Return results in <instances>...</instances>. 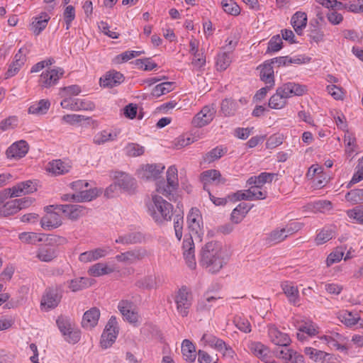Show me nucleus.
<instances>
[{
  "mask_svg": "<svg viewBox=\"0 0 363 363\" xmlns=\"http://www.w3.org/2000/svg\"><path fill=\"white\" fill-rule=\"evenodd\" d=\"M229 259V255L222 244L218 241L206 243L200 252V264L208 272H218Z\"/></svg>",
  "mask_w": 363,
  "mask_h": 363,
  "instance_id": "nucleus-1",
  "label": "nucleus"
},
{
  "mask_svg": "<svg viewBox=\"0 0 363 363\" xmlns=\"http://www.w3.org/2000/svg\"><path fill=\"white\" fill-rule=\"evenodd\" d=\"M307 86L295 82H287L279 86L276 93L269 100V106L273 109L284 108L287 99L292 96H302L307 91Z\"/></svg>",
  "mask_w": 363,
  "mask_h": 363,
  "instance_id": "nucleus-2",
  "label": "nucleus"
},
{
  "mask_svg": "<svg viewBox=\"0 0 363 363\" xmlns=\"http://www.w3.org/2000/svg\"><path fill=\"white\" fill-rule=\"evenodd\" d=\"M147 211L152 219L159 224L170 220L173 216V206L158 195L152 196V201L147 204Z\"/></svg>",
  "mask_w": 363,
  "mask_h": 363,
  "instance_id": "nucleus-3",
  "label": "nucleus"
},
{
  "mask_svg": "<svg viewBox=\"0 0 363 363\" xmlns=\"http://www.w3.org/2000/svg\"><path fill=\"white\" fill-rule=\"evenodd\" d=\"M45 241L47 244L38 249L36 257L42 262H49L57 256V248L53 246V245L62 244L65 242L66 240L60 236L50 235L46 238Z\"/></svg>",
  "mask_w": 363,
  "mask_h": 363,
  "instance_id": "nucleus-4",
  "label": "nucleus"
},
{
  "mask_svg": "<svg viewBox=\"0 0 363 363\" xmlns=\"http://www.w3.org/2000/svg\"><path fill=\"white\" fill-rule=\"evenodd\" d=\"M179 186L177 169L171 166L167 172V182H160L157 184V191L171 200Z\"/></svg>",
  "mask_w": 363,
  "mask_h": 363,
  "instance_id": "nucleus-5",
  "label": "nucleus"
},
{
  "mask_svg": "<svg viewBox=\"0 0 363 363\" xmlns=\"http://www.w3.org/2000/svg\"><path fill=\"white\" fill-rule=\"evenodd\" d=\"M62 298V288L61 285L48 287L42 297L40 305L48 311L56 308Z\"/></svg>",
  "mask_w": 363,
  "mask_h": 363,
  "instance_id": "nucleus-6",
  "label": "nucleus"
},
{
  "mask_svg": "<svg viewBox=\"0 0 363 363\" xmlns=\"http://www.w3.org/2000/svg\"><path fill=\"white\" fill-rule=\"evenodd\" d=\"M200 181L203 184V189L207 192L211 191V187L225 184L227 179L223 177L217 169H208L203 172L200 175Z\"/></svg>",
  "mask_w": 363,
  "mask_h": 363,
  "instance_id": "nucleus-7",
  "label": "nucleus"
},
{
  "mask_svg": "<svg viewBox=\"0 0 363 363\" xmlns=\"http://www.w3.org/2000/svg\"><path fill=\"white\" fill-rule=\"evenodd\" d=\"M174 301L177 305L178 313L182 316L186 317L189 314V310L191 306V295L188 291L186 286H182L177 293Z\"/></svg>",
  "mask_w": 363,
  "mask_h": 363,
  "instance_id": "nucleus-8",
  "label": "nucleus"
},
{
  "mask_svg": "<svg viewBox=\"0 0 363 363\" xmlns=\"http://www.w3.org/2000/svg\"><path fill=\"white\" fill-rule=\"evenodd\" d=\"M65 71L61 67L48 69L43 72L40 76L39 85L43 88H50L58 82L63 77Z\"/></svg>",
  "mask_w": 363,
  "mask_h": 363,
  "instance_id": "nucleus-9",
  "label": "nucleus"
},
{
  "mask_svg": "<svg viewBox=\"0 0 363 363\" xmlns=\"http://www.w3.org/2000/svg\"><path fill=\"white\" fill-rule=\"evenodd\" d=\"M60 105L63 108L74 111L80 110L93 111L95 108V104L91 101L72 97L63 99Z\"/></svg>",
  "mask_w": 363,
  "mask_h": 363,
  "instance_id": "nucleus-10",
  "label": "nucleus"
},
{
  "mask_svg": "<svg viewBox=\"0 0 363 363\" xmlns=\"http://www.w3.org/2000/svg\"><path fill=\"white\" fill-rule=\"evenodd\" d=\"M206 344L214 349H222V347H225L223 356L225 358L233 359L235 356V352L233 348L228 344L225 343L223 340L209 334H203L201 338Z\"/></svg>",
  "mask_w": 363,
  "mask_h": 363,
  "instance_id": "nucleus-11",
  "label": "nucleus"
},
{
  "mask_svg": "<svg viewBox=\"0 0 363 363\" xmlns=\"http://www.w3.org/2000/svg\"><path fill=\"white\" fill-rule=\"evenodd\" d=\"M216 109L213 105L205 106L193 118L191 123L194 127L201 128L209 124L215 117Z\"/></svg>",
  "mask_w": 363,
  "mask_h": 363,
  "instance_id": "nucleus-12",
  "label": "nucleus"
},
{
  "mask_svg": "<svg viewBox=\"0 0 363 363\" xmlns=\"http://www.w3.org/2000/svg\"><path fill=\"white\" fill-rule=\"evenodd\" d=\"M124 80L123 74L115 69H111L100 77L99 84L104 88H113L122 84Z\"/></svg>",
  "mask_w": 363,
  "mask_h": 363,
  "instance_id": "nucleus-13",
  "label": "nucleus"
},
{
  "mask_svg": "<svg viewBox=\"0 0 363 363\" xmlns=\"http://www.w3.org/2000/svg\"><path fill=\"white\" fill-rule=\"evenodd\" d=\"M118 308L122 314L125 320L131 324H136L139 320V315L134 308V305L131 301L122 300L119 302Z\"/></svg>",
  "mask_w": 363,
  "mask_h": 363,
  "instance_id": "nucleus-14",
  "label": "nucleus"
},
{
  "mask_svg": "<svg viewBox=\"0 0 363 363\" xmlns=\"http://www.w3.org/2000/svg\"><path fill=\"white\" fill-rule=\"evenodd\" d=\"M146 256L145 250L137 248L117 255L116 259L119 262L130 264L142 260Z\"/></svg>",
  "mask_w": 363,
  "mask_h": 363,
  "instance_id": "nucleus-15",
  "label": "nucleus"
},
{
  "mask_svg": "<svg viewBox=\"0 0 363 363\" xmlns=\"http://www.w3.org/2000/svg\"><path fill=\"white\" fill-rule=\"evenodd\" d=\"M55 209L61 211L67 218L73 220L86 213V208L77 204L57 205Z\"/></svg>",
  "mask_w": 363,
  "mask_h": 363,
  "instance_id": "nucleus-16",
  "label": "nucleus"
},
{
  "mask_svg": "<svg viewBox=\"0 0 363 363\" xmlns=\"http://www.w3.org/2000/svg\"><path fill=\"white\" fill-rule=\"evenodd\" d=\"M28 150V143L25 140H20L8 147L6 154L9 159L19 160L27 154Z\"/></svg>",
  "mask_w": 363,
  "mask_h": 363,
  "instance_id": "nucleus-17",
  "label": "nucleus"
},
{
  "mask_svg": "<svg viewBox=\"0 0 363 363\" xmlns=\"http://www.w3.org/2000/svg\"><path fill=\"white\" fill-rule=\"evenodd\" d=\"M303 352L310 359L315 363L330 362L333 359V354L315 347H306L304 348Z\"/></svg>",
  "mask_w": 363,
  "mask_h": 363,
  "instance_id": "nucleus-18",
  "label": "nucleus"
},
{
  "mask_svg": "<svg viewBox=\"0 0 363 363\" xmlns=\"http://www.w3.org/2000/svg\"><path fill=\"white\" fill-rule=\"evenodd\" d=\"M164 169V166L162 164H147L142 167L140 174L143 179L155 180L160 177Z\"/></svg>",
  "mask_w": 363,
  "mask_h": 363,
  "instance_id": "nucleus-19",
  "label": "nucleus"
},
{
  "mask_svg": "<svg viewBox=\"0 0 363 363\" xmlns=\"http://www.w3.org/2000/svg\"><path fill=\"white\" fill-rule=\"evenodd\" d=\"M268 334L270 340L276 345L286 347L291 342L288 334L281 332L274 325L269 326Z\"/></svg>",
  "mask_w": 363,
  "mask_h": 363,
  "instance_id": "nucleus-20",
  "label": "nucleus"
},
{
  "mask_svg": "<svg viewBox=\"0 0 363 363\" xmlns=\"http://www.w3.org/2000/svg\"><path fill=\"white\" fill-rule=\"evenodd\" d=\"M99 318V309L96 307H93L84 313L82 320V325L84 328H92L97 325Z\"/></svg>",
  "mask_w": 363,
  "mask_h": 363,
  "instance_id": "nucleus-21",
  "label": "nucleus"
},
{
  "mask_svg": "<svg viewBox=\"0 0 363 363\" xmlns=\"http://www.w3.org/2000/svg\"><path fill=\"white\" fill-rule=\"evenodd\" d=\"M11 196H20L21 194H28L37 191L36 184L31 180L20 182L12 187Z\"/></svg>",
  "mask_w": 363,
  "mask_h": 363,
  "instance_id": "nucleus-22",
  "label": "nucleus"
},
{
  "mask_svg": "<svg viewBox=\"0 0 363 363\" xmlns=\"http://www.w3.org/2000/svg\"><path fill=\"white\" fill-rule=\"evenodd\" d=\"M108 252L107 248H96L81 253L79 257V260L84 263L91 262L105 257Z\"/></svg>",
  "mask_w": 363,
  "mask_h": 363,
  "instance_id": "nucleus-23",
  "label": "nucleus"
},
{
  "mask_svg": "<svg viewBox=\"0 0 363 363\" xmlns=\"http://www.w3.org/2000/svg\"><path fill=\"white\" fill-rule=\"evenodd\" d=\"M40 224L44 229L56 228L62 224L61 216L56 212L48 213L41 218Z\"/></svg>",
  "mask_w": 363,
  "mask_h": 363,
  "instance_id": "nucleus-24",
  "label": "nucleus"
},
{
  "mask_svg": "<svg viewBox=\"0 0 363 363\" xmlns=\"http://www.w3.org/2000/svg\"><path fill=\"white\" fill-rule=\"evenodd\" d=\"M258 69H260L259 77L262 82L265 84H275L274 67L269 60H266L262 65H260Z\"/></svg>",
  "mask_w": 363,
  "mask_h": 363,
  "instance_id": "nucleus-25",
  "label": "nucleus"
},
{
  "mask_svg": "<svg viewBox=\"0 0 363 363\" xmlns=\"http://www.w3.org/2000/svg\"><path fill=\"white\" fill-rule=\"evenodd\" d=\"M307 15L304 12L297 11L291 17V23L296 33L301 35L307 25Z\"/></svg>",
  "mask_w": 363,
  "mask_h": 363,
  "instance_id": "nucleus-26",
  "label": "nucleus"
},
{
  "mask_svg": "<svg viewBox=\"0 0 363 363\" xmlns=\"http://www.w3.org/2000/svg\"><path fill=\"white\" fill-rule=\"evenodd\" d=\"M292 234L293 230L291 228L275 229L268 235L267 241L269 244L279 243Z\"/></svg>",
  "mask_w": 363,
  "mask_h": 363,
  "instance_id": "nucleus-27",
  "label": "nucleus"
},
{
  "mask_svg": "<svg viewBox=\"0 0 363 363\" xmlns=\"http://www.w3.org/2000/svg\"><path fill=\"white\" fill-rule=\"evenodd\" d=\"M117 186L125 191L130 192L135 189V180L128 174L118 172L116 176Z\"/></svg>",
  "mask_w": 363,
  "mask_h": 363,
  "instance_id": "nucleus-28",
  "label": "nucleus"
},
{
  "mask_svg": "<svg viewBox=\"0 0 363 363\" xmlns=\"http://www.w3.org/2000/svg\"><path fill=\"white\" fill-rule=\"evenodd\" d=\"M71 165L61 160H53L48 164V170L55 175L64 174L69 172Z\"/></svg>",
  "mask_w": 363,
  "mask_h": 363,
  "instance_id": "nucleus-29",
  "label": "nucleus"
},
{
  "mask_svg": "<svg viewBox=\"0 0 363 363\" xmlns=\"http://www.w3.org/2000/svg\"><path fill=\"white\" fill-rule=\"evenodd\" d=\"M275 176L274 173L262 172L258 176L250 177L247 183L249 185H254L256 188H261L265 183L272 182Z\"/></svg>",
  "mask_w": 363,
  "mask_h": 363,
  "instance_id": "nucleus-30",
  "label": "nucleus"
},
{
  "mask_svg": "<svg viewBox=\"0 0 363 363\" xmlns=\"http://www.w3.org/2000/svg\"><path fill=\"white\" fill-rule=\"evenodd\" d=\"M99 195V191L97 189H90L85 190H80L79 193L73 194L72 195V198L74 201L77 202H84V201H89L92 199L96 198Z\"/></svg>",
  "mask_w": 363,
  "mask_h": 363,
  "instance_id": "nucleus-31",
  "label": "nucleus"
},
{
  "mask_svg": "<svg viewBox=\"0 0 363 363\" xmlns=\"http://www.w3.org/2000/svg\"><path fill=\"white\" fill-rule=\"evenodd\" d=\"M281 288L289 301L294 305L297 304L299 301V292L297 286L291 283L284 282L281 284Z\"/></svg>",
  "mask_w": 363,
  "mask_h": 363,
  "instance_id": "nucleus-32",
  "label": "nucleus"
},
{
  "mask_svg": "<svg viewBox=\"0 0 363 363\" xmlns=\"http://www.w3.org/2000/svg\"><path fill=\"white\" fill-rule=\"evenodd\" d=\"M182 353L185 360L190 362L195 361L196 357V352L195 346L189 340H184L182 344Z\"/></svg>",
  "mask_w": 363,
  "mask_h": 363,
  "instance_id": "nucleus-33",
  "label": "nucleus"
},
{
  "mask_svg": "<svg viewBox=\"0 0 363 363\" xmlns=\"http://www.w3.org/2000/svg\"><path fill=\"white\" fill-rule=\"evenodd\" d=\"M253 354L264 362L268 361L269 357V349L268 347L265 346L261 342H254L252 343L250 347Z\"/></svg>",
  "mask_w": 363,
  "mask_h": 363,
  "instance_id": "nucleus-34",
  "label": "nucleus"
},
{
  "mask_svg": "<svg viewBox=\"0 0 363 363\" xmlns=\"http://www.w3.org/2000/svg\"><path fill=\"white\" fill-rule=\"evenodd\" d=\"M50 102L48 99H41L28 108V113L35 115L45 114L49 110Z\"/></svg>",
  "mask_w": 363,
  "mask_h": 363,
  "instance_id": "nucleus-35",
  "label": "nucleus"
},
{
  "mask_svg": "<svg viewBox=\"0 0 363 363\" xmlns=\"http://www.w3.org/2000/svg\"><path fill=\"white\" fill-rule=\"evenodd\" d=\"M114 272V269L108 267L104 263H96L89 267L88 273L92 277H101L108 274Z\"/></svg>",
  "mask_w": 363,
  "mask_h": 363,
  "instance_id": "nucleus-36",
  "label": "nucleus"
},
{
  "mask_svg": "<svg viewBox=\"0 0 363 363\" xmlns=\"http://www.w3.org/2000/svg\"><path fill=\"white\" fill-rule=\"evenodd\" d=\"M201 220V215L199 214V210L198 208H191L187 216L189 228L197 233L198 230L200 229Z\"/></svg>",
  "mask_w": 363,
  "mask_h": 363,
  "instance_id": "nucleus-37",
  "label": "nucleus"
},
{
  "mask_svg": "<svg viewBox=\"0 0 363 363\" xmlns=\"http://www.w3.org/2000/svg\"><path fill=\"white\" fill-rule=\"evenodd\" d=\"M43 234L34 232H23L18 235V238L22 242L35 245L37 242L43 241Z\"/></svg>",
  "mask_w": 363,
  "mask_h": 363,
  "instance_id": "nucleus-38",
  "label": "nucleus"
},
{
  "mask_svg": "<svg viewBox=\"0 0 363 363\" xmlns=\"http://www.w3.org/2000/svg\"><path fill=\"white\" fill-rule=\"evenodd\" d=\"M269 62L273 67H279L281 66H288L292 63L301 64L302 61L300 58H292L289 56L277 57L269 60Z\"/></svg>",
  "mask_w": 363,
  "mask_h": 363,
  "instance_id": "nucleus-39",
  "label": "nucleus"
},
{
  "mask_svg": "<svg viewBox=\"0 0 363 363\" xmlns=\"http://www.w3.org/2000/svg\"><path fill=\"white\" fill-rule=\"evenodd\" d=\"M227 152V148L223 146H217L208 152L204 156L203 160L207 163H211L221 157H223Z\"/></svg>",
  "mask_w": 363,
  "mask_h": 363,
  "instance_id": "nucleus-40",
  "label": "nucleus"
},
{
  "mask_svg": "<svg viewBox=\"0 0 363 363\" xmlns=\"http://www.w3.org/2000/svg\"><path fill=\"white\" fill-rule=\"evenodd\" d=\"M21 210L16 199L6 202L3 206L0 207V215L9 216L16 213Z\"/></svg>",
  "mask_w": 363,
  "mask_h": 363,
  "instance_id": "nucleus-41",
  "label": "nucleus"
},
{
  "mask_svg": "<svg viewBox=\"0 0 363 363\" xmlns=\"http://www.w3.org/2000/svg\"><path fill=\"white\" fill-rule=\"evenodd\" d=\"M238 109V104L235 100L225 99L221 103V111L225 116H234Z\"/></svg>",
  "mask_w": 363,
  "mask_h": 363,
  "instance_id": "nucleus-42",
  "label": "nucleus"
},
{
  "mask_svg": "<svg viewBox=\"0 0 363 363\" xmlns=\"http://www.w3.org/2000/svg\"><path fill=\"white\" fill-rule=\"evenodd\" d=\"M49 19L50 17L47 13H44L43 16L35 18V21H33L31 24L33 33L35 35H39L47 26Z\"/></svg>",
  "mask_w": 363,
  "mask_h": 363,
  "instance_id": "nucleus-43",
  "label": "nucleus"
},
{
  "mask_svg": "<svg viewBox=\"0 0 363 363\" xmlns=\"http://www.w3.org/2000/svg\"><path fill=\"white\" fill-rule=\"evenodd\" d=\"M232 53L223 51L218 54L216 66L218 70H225L231 62Z\"/></svg>",
  "mask_w": 363,
  "mask_h": 363,
  "instance_id": "nucleus-44",
  "label": "nucleus"
},
{
  "mask_svg": "<svg viewBox=\"0 0 363 363\" xmlns=\"http://www.w3.org/2000/svg\"><path fill=\"white\" fill-rule=\"evenodd\" d=\"M173 86V82H163L159 84L153 88L152 91V95L157 98L160 97L162 95L172 91L174 89Z\"/></svg>",
  "mask_w": 363,
  "mask_h": 363,
  "instance_id": "nucleus-45",
  "label": "nucleus"
},
{
  "mask_svg": "<svg viewBox=\"0 0 363 363\" xmlns=\"http://www.w3.org/2000/svg\"><path fill=\"white\" fill-rule=\"evenodd\" d=\"M89 285V279L85 277H79L72 279L69 281L68 287L73 291L76 292L87 287Z\"/></svg>",
  "mask_w": 363,
  "mask_h": 363,
  "instance_id": "nucleus-46",
  "label": "nucleus"
},
{
  "mask_svg": "<svg viewBox=\"0 0 363 363\" xmlns=\"http://www.w3.org/2000/svg\"><path fill=\"white\" fill-rule=\"evenodd\" d=\"M233 323L236 328L242 332H251V325L249 320L243 315H237L234 317Z\"/></svg>",
  "mask_w": 363,
  "mask_h": 363,
  "instance_id": "nucleus-47",
  "label": "nucleus"
},
{
  "mask_svg": "<svg viewBox=\"0 0 363 363\" xmlns=\"http://www.w3.org/2000/svg\"><path fill=\"white\" fill-rule=\"evenodd\" d=\"M345 199L352 204L363 203V189H355L348 191Z\"/></svg>",
  "mask_w": 363,
  "mask_h": 363,
  "instance_id": "nucleus-48",
  "label": "nucleus"
},
{
  "mask_svg": "<svg viewBox=\"0 0 363 363\" xmlns=\"http://www.w3.org/2000/svg\"><path fill=\"white\" fill-rule=\"evenodd\" d=\"M82 91L79 85L74 84L68 86L61 87L60 89V95L61 97L66 99L72 96H77Z\"/></svg>",
  "mask_w": 363,
  "mask_h": 363,
  "instance_id": "nucleus-49",
  "label": "nucleus"
},
{
  "mask_svg": "<svg viewBox=\"0 0 363 363\" xmlns=\"http://www.w3.org/2000/svg\"><path fill=\"white\" fill-rule=\"evenodd\" d=\"M225 12L233 16H238L240 13V6L233 0H225L221 2Z\"/></svg>",
  "mask_w": 363,
  "mask_h": 363,
  "instance_id": "nucleus-50",
  "label": "nucleus"
},
{
  "mask_svg": "<svg viewBox=\"0 0 363 363\" xmlns=\"http://www.w3.org/2000/svg\"><path fill=\"white\" fill-rule=\"evenodd\" d=\"M340 319L347 326H353L357 323L359 318L352 312L344 311L340 314Z\"/></svg>",
  "mask_w": 363,
  "mask_h": 363,
  "instance_id": "nucleus-51",
  "label": "nucleus"
},
{
  "mask_svg": "<svg viewBox=\"0 0 363 363\" xmlns=\"http://www.w3.org/2000/svg\"><path fill=\"white\" fill-rule=\"evenodd\" d=\"M117 337L116 333H104L103 332L101 337V341L100 344L102 348L106 349L109 347H111L113 342H115L116 339Z\"/></svg>",
  "mask_w": 363,
  "mask_h": 363,
  "instance_id": "nucleus-52",
  "label": "nucleus"
},
{
  "mask_svg": "<svg viewBox=\"0 0 363 363\" xmlns=\"http://www.w3.org/2000/svg\"><path fill=\"white\" fill-rule=\"evenodd\" d=\"M155 285V279L152 276L145 277L135 282V286L143 289H152Z\"/></svg>",
  "mask_w": 363,
  "mask_h": 363,
  "instance_id": "nucleus-53",
  "label": "nucleus"
},
{
  "mask_svg": "<svg viewBox=\"0 0 363 363\" xmlns=\"http://www.w3.org/2000/svg\"><path fill=\"white\" fill-rule=\"evenodd\" d=\"M126 154L130 157L140 156L144 153V147L137 143H130L126 147Z\"/></svg>",
  "mask_w": 363,
  "mask_h": 363,
  "instance_id": "nucleus-54",
  "label": "nucleus"
},
{
  "mask_svg": "<svg viewBox=\"0 0 363 363\" xmlns=\"http://www.w3.org/2000/svg\"><path fill=\"white\" fill-rule=\"evenodd\" d=\"M282 40L279 35L273 36L268 43L267 52H277L282 48Z\"/></svg>",
  "mask_w": 363,
  "mask_h": 363,
  "instance_id": "nucleus-55",
  "label": "nucleus"
},
{
  "mask_svg": "<svg viewBox=\"0 0 363 363\" xmlns=\"http://www.w3.org/2000/svg\"><path fill=\"white\" fill-rule=\"evenodd\" d=\"M18 118L15 116H9V118L3 120L0 123V129L2 131H6L9 129L16 128L18 125Z\"/></svg>",
  "mask_w": 363,
  "mask_h": 363,
  "instance_id": "nucleus-56",
  "label": "nucleus"
},
{
  "mask_svg": "<svg viewBox=\"0 0 363 363\" xmlns=\"http://www.w3.org/2000/svg\"><path fill=\"white\" fill-rule=\"evenodd\" d=\"M251 189L245 191H238L232 196H228V198L234 201L240 200L252 201L253 197L251 196Z\"/></svg>",
  "mask_w": 363,
  "mask_h": 363,
  "instance_id": "nucleus-57",
  "label": "nucleus"
},
{
  "mask_svg": "<svg viewBox=\"0 0 363 363\" xmlns=\"http://www.w3.org/2000/svg\"><path fill=\"white\" fill-rule=\"evenodd\" d=\"M183 223V215L177 214L174 218V228L175 230V235L179 240L182 237Z\"/></svg>",
  "mask_w": 363,
  "mask_h": 363,
  "instance_id": "nucleus-58",
  "label": "nucleus"
},
{
  "mask_svg": "<svg viewBox=\"0 0 363 363\" xmlns=\"http://www.w3.org/2000/svg\"><path fill=\"white\" fill-rule=\"evenodd\" d=\"M333 237V231L332 230H323L316 236L315 242L318 245H322Z\"/></svg>",
  "mask_w": 363,
  "mask_h": 363,
  "instance_id": "nucleus-59",
  "label": "nucleus"
},
{
  "mask_svg": "<svg viewBox=\"0 0 363 363\" xmlns=\"http://www.w3.org/2000/svg\"><path fill=\"white\" fill-rule=\"evenodd\" d=\"M63 16L67 25L66 29L68 30L69 28L72 21L75 18L74 7L71 5L67 6L64 11Z\"/></svg>",
  "mask_w": 363,
  "mask_h": 363,
  "instance_id": "nucleus-60",
  "label": "nucleus"
},
{
  "mask_svg": "<svg viewBox=\"0 0 363 363\" xmlns=\"http://www.w3.org/2000/svg\"><path fill=\"white\" fill-rule=\"evenodd\" d=\"M344 255V252L342 250H340L336 249L335 251L331 252L326 259V264L328 267L331 266L334 263L340 262Z\"/></svg>",
  "mask_w": 363,
  "mask_h": 363,
  "instance_id": "nucleus-61",
  "label": "nucleus"
},
{
  "mask_svg": "<svg viewBox=\"0 0 363 363\" xmlns=\"http://www.w3.org/2000/svg\"><path fill=\"white\" fill-rule=\"evenodd\" d=\"M113 139L114 138L111 133L104 130L94 137V143L97 145H101L107 141L113 140Z\"/></svg>",
  "mask_w": 363,
  "mask_h": 363,
  "instance_id": "nucleus-62",
  "label": "nucleus"
},
{
  "mask_svg": "<svg viewBox=\"0 0 363 363\" xmlns=\"http://www.w3.org/2000/svg\"><path fill=\"white\" fill-rule=\"evenodd\" d=\"M135 65L140 67L145 71H150L157 67V64L150 61V59H138L135 60Z\"/></svg>",
  "mask_w": 363,
  "mask_h": 363,
  "instance_id": "nucleus-63",
  "label": "nucleus"
},
{
  "mask_svg": "<svg viewBox=\"0 0 363 363\" xmlns=\"http://www.w3.org/2000/svg\"><path fill=\"white\" fill-rule=\"evenodd\" d=\"M328 92L336 100L343 99V91L342 89L337 86L336 85L332 84L328 85L326 87Z\"/></svg>",
  "mask_w": 363,
  "mask_h": 363,
  "instance_id": "nucleus-64",
  "label": "nucleus"
}]
</instances>
